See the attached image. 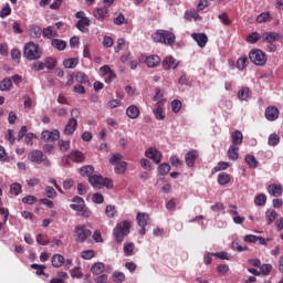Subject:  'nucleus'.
<instances>
[{
  "instance_id": "ddd939ff",
  "label": "nucleus",
  "mask_w": 283,
  "mask_h": 283,
  "mask_svg": "<svg viewBox=\"0 0 283 283\" xmlns=\"http://www.w3.org/2000/svg\"><path fill=\"white\" fill-rule=\"evenodd\" d=\"M261 39H263V43H274V41H281L283 35L277 32H265L262 34Z\"/></svg>"
},
{
  "instance_id": "473e14b6",
  "label": "nucleus",
  "mask_w": 283,
  "mask_h": 283,
  "mask_svg": "<svg viewBox=\"0 0 283 283\" xmlns=\"http://www.w3.org/2000/svg\"><path fill=\"white\" fill-rule=\"evenodd\" d=\"M102 74H108V78H106V83H111V81H114L116 78V74L112 72V69H109L108 65H104L101 67Z\"/></svg>"
},
{
  "instance_id": "6e6d98bb",
  "label": "nucleus",
  "mask_w": 283,
  "mask_h": 283,
  "mask_svg": "<svg viewBox=\"0 0 283 283\" xmlns=\"http://www.w3.org/2000/svg\"><path fill=\"white\" fill-rule=\"evenodd\" d=\"M21 191H22L21 184L15 182L10 186V193H12L13 196H19Z\"/></svg>"
},
{
  "instance_id": "9d476101",
  "label": "nucleus",
  "mask_w": 283,
  "mask_h": 283,
  "mask_svg": "<svg viewBox=\"0 0 283 283\" xmlns=\"http://www.w3.org/2000/svg\"><path fill=\"white\" fill-rule=\"evenodd\" d=\"M146 158H149L156 165H160V160H163V153H160L156 148H148L145 153Z\"/></svg>"
},
{
  "instance_id": "bf43d9fd",
  "label": "nucleus",
  "mask_w": 283,
  "mask_h": 283,
  "mask_svg": "<svg viewBox=\"0 0 283 283\" xmlns=\"http://www.w3.org/2000/svg\"><path fill=\"white\" fill-rule=\"evenodd\" d=\"M42 34L45 39H52L54 36V28L46 27L43 29Z\"/></svg>"
},
{
  "instance_id": "e433bc0d",
  "label": "nucleus",
  "mask_w": 283,
  "mask_h": 283,
  "mask_svg": "<svg viewBox=\"0 0 283 283\" xmlns=\"http://www.w3.org/2000/svg\"><path fill=\"white\" fill-rule=\"evenodd\" d=\"M230 167H231V164H229L227 161H219L218 166H216L212 169V175L218 174V171H224V170L229 169Z\"/></svg>"
},
{
  "instance_id": "603ef678",
  "label": "nucleus",
  "mask_w": 283,
  "mask_h": 283,
  "mask_svg": "<svg viewBox=\"0 0 283 283\" xmlns=\"http://www.w3.org/2000/svg\"><path fill=\"white\" fill-rule=\"evenodd\" d=\"M260 39H262V36H260V33L253 32L248 35L247 41L253 45L254 43H258Z\"/></svg>"
},
{
  "instance_id": "052dcab7",
  "label": "nucleus",
  "mask_w": 283,
  "mask_h": 283,
  "mask_svg": "<svg viewBox=\"0 0 283 283\" xmlns=\"http://www.w3.org/2000/svg\"><path fill=\"white\" fill-rule=\"evenodd\" d=\"M171 107L172 112H175V114H178V112L182 109V102H180V99H175L171 102Z\"/></svg>"
},
{
  "instance_id": "a878e982",
  "label": "nucleus",
  "mask_w": 283,
  "mask_h": 283,
  "mask_svg": "<svg viewBox=\"0 0 283 283\" xmlns=\"http://www.w3.org/2000/svg\"><path fill=\"white\" fill-rule=\"evenodd\" d=\"M163 99L157 102V107L153 111L154 116L157 120H165V113H163Z\"/></svg>"
},
{
  "instance_id": "c9c22d12",
  "label": "nucleus",
  "mask_w": 283,
  "mask_h": 283,
  "mask_svg": "<svg viewBox=\"0 0 283 283\" xmlns=\"http://www.w3.org/2000/svg\"><path fill=\"white\" fill-rule=\"evenodd\" d=\"M218 182L219 185H221L222 187H224V185H229V182H231V175L227 174V172H221L218 176Z\"/></svg>"
},
{
  "instance_id": "c756f323",
  "label": "nucleus",
  "mask_w": 283,
  "mask_h": 283,
  "mask_svg": "<svg viewBox=\"0 0 283 283\" xmlns=\"http://www.w3.org/2000/svg\"><path fill=\"white\" fill-rule=\"evenodd\" d=\"M91 272L93 273V275H101V273L105 272V263L103 262L94 263L91 268Z\"/></svg>"
},
{
  "instance_id": "39448f33",
  "label": "nucleus",
  "mask_w": 283,
  "mask_h": 283,
  "mask_svg": "<svg viewBox=\"0 0 283 283\" xmlns=\"http://www.w3.org/2000/svg\"><path fill=\"white\" fill-rule=\"evenodd\" d=\"M88 182L95 189H103V187L112 189V187H114V182L112 181V179L104 178L101 175H93L92 177H90Z\"/></svg>"
},
{
  "instance_id": "f3484780",
  "label": "nucleus",
  "mask_w": 283,
  "mask_h": 283,
  "mask_svg": "<svg viewBox=\"0 0 283 283\" xmlns=\"http://www.w3.org/2000/svg\"><path fill=\"white\" fill-rule=\"evenodd\" d=\"M198 150H189L185 156L187 167H193L196 160H198Z\"/></svg>"
},
{
  "instance_id": "3c124183",
  "label": "nucleus",
  "mask_w": 283,
  "mask_h": 283,
  "mask_svg": "<svg viewBox=\"0 0 283 283\" xmlns=\"http://www.w3.org/2000/svg\"><path fill=\"white\" fill-rule=\"evenodd\" d=\"M169 171H171V166H169V164H161L158 167V172L160 174V176H167V174H169Z\"/></svg>"
},
{
  "instance_id": "13d9d810",
  "label": "nucleus",
  "mask_w": 283,
  "mask_h": 283,
  "mask_svg": "<svg viewBox=\"0 0 283 283\" xmlns=\"http://www.w3.org/2000/svg\"><path fill=\"white\" fill-rule=\"evenodd\" d=\"M35 240L38 244H41V247H48V244H50V240H48L43 234H38Z\"/></svg>"
},
{
  "instance_id": "6ab92c4d",
  "label": "nucleus",
  "mask_w": 283,
  "mask_h": 283,
  "mask_svg": "<svg viewBox=\"0 0 283 283\" xmlns=\"http://www.w3.org/2000/svg\"><path fill=\"white\" fill-rule=\"evenodd\" d=\"M42 34L43 30H41V27L36 24H32L29 27V36H31V39H41Z\"/></svg>"
},
{
  "instance_id": "4c0bfd02",
  "label": "nucleus",
  "mask_w": 283,
  "mask_h": 283,
  "mask_svg": "<svg viewBox=\"0 0 283 283\" xmlns=\"http://www.w3.org/2000/svg\"><path fill=\"white\" fill-rule=\"evenodd\" d=\"M31 269H33L35 272V275H44L45 277H49L50 275L45 273V265H40L36 263L31 264Z\"/></svg>"
},
{
  "instance_id": "de8ad7c7",
  "label": "nucleus",
  "mask_w": 283,
  "mask_h": 283,
  "mask_svg": "<svg viewBox=\"0 0 283 283\" xmlns=\"http://www.w3.org/2000/svg\"><path fill=\"white\" fill-rule=\"evenodd\" d=\"M116 206L108 205L105 209V214L107 218H116Z\"/></svg>"
},
{
  "instance_id": "7c9ffc66",
  "label": "nucleus",
  "mask_w": 283,
  "mask_h": 283,
  "mask_svg": "<svg viewBox=\"0 0 283 283\" xmlns=\"http://www.w3.org/2000/svg\"><path fill=\"white\" fill-rule=\"evenodd\" d=\"M75 81L82 85H90V76L84 72H77L75 75Z\"/></svg>"
},
{
  "instance_id": "5fc2aeb1",
  "label": "nucleus",
  "mask_w": 283,
  "mask_h": 283,
  "mask_svg": "<svg viewBox=\"0 0 283 283\" xmlns=\"http://www.w3.org/2000/svg\"><path fill=\"white\" fill-rule=\"evenodd\" d=\"M124 254L127 258L134 255V243H125L124 244Z\"/></svg>"
},
{
  "instance_id": "a18cd8bd",
  "label": "nucleus",
  "mask_w": 283,
  "mask_h": 283,
  "mask_svg": "<svg viewBox=\"0 0 283 283\" xmlns=\"http://www.w3.org/2000/svg\"><path fill=\"white\" fill-rule=\"evenodd\" d=\"M127 171V163L126 161H119V164L115 165V174H125Z\"/></svg>"
},
{
  "instance_id": "774afa93",
  "label": "nucleus",
  "mask_w": 283,
  "mask_h": 283,
  "mask_svg": "<svg viewBox=\"0 0 283 283\" xmlns=\"http://www.w3.org/2000/svg\"><path fill=\"white\" fill-rule=\"evenodd\" d=\"M59 147L62 151H67V149H70V140H63V139H60L59 140Z\"/></svg>"
},
{
  "instance_id": "dca6fc26",
  "label": "nucleus",
  "mask_w": 283,
  "mask_h": 283,
  "mask_svg": "<svg viewBox=\"0 0 283 283\" xmlns=\"http://www.w3.org/2000/svg\"><path fill=\"white\" fill-rule=\"evenodd\" d=\"M268 193H270V196H273L274 198H280V196H282L283 193V187L281 184H272L270 186H268Z\"/></svg>"
},
{
  "instance_id": "c03bdc74",
  "label": "nucleus",
  "mask_w": 283,
  "mask_h": 283,
  "mask_svg": "<svg viewBox=\"0 0 283 283\" xmlns=\"http://www.w3.org/2000/svg\"><path fill=\"white\" fill-rule=\"evenodd\" d=\"M250 94H251V91L249 90V87H242L238 93V98L240 101H247V98H249Z\"/></svg>"
},
{
  "instance_id": "58836bf2",
  "label": "nucleus",
  "mask_w": 283,
  "mask_h": 283,
  "mask_svg": "<svg viewBox=\"0 0 283 283\" xmlns=\"http://www.w3.org/2000/svg\"><path fill=\"white\" fill-rule=\"evenodd\" d=\"M265 218L268 224H273L274 220H277V212L275 210H266Z\"/></svg>"
},
{
  "instance_id": "864d4df0",
  "label": "nucleus",
  "mask_w": 283,
  "mask_h": 283,
  "mask_svg": "<svg viewBox=\"0 0 283 283\" xmlns=\"http://www.w3.org/2000/svg\"><path fill=\"white\" fill-rule=\"evenodd\" d=\"M113 282L114 283H123V282H125V273H123V272H114L113 273Z\"/></svg>"
},
{
  "instance_id": "f704fd0d",
  "label": "nucleus",
  "mask_w": 283,
  "mask_h": 283,
  "mask_svg": "<svg viewBox=\"0 0 283 283\" xmlns=\"http://www.w3.org/2000/svg\"><path fill=\"white\" fill-rule=\"evenodd\" d=\"M63 65L67 70H74V67L78 65V57H71V59L64 60Z\"/></svg>"
},
{
  "instance_id": "f8f14e48",
  "label": "nucleus",
  "mask_w": 283,
  "mask_h": 283,
  "mask_svg": "<svg viewBox=\"0 0 283 283\" xmlns=\"http://www.w3.org/2000/svg\"><path fill=\"white\" fill-rule=\"evenodd\" d=\"M77 127H78V122L76 120V118L71 117L64 127L63 134L65 136H72V134L76 132Z\"/></svg>"
},
{
  "instance_id": "0e129e2a",
  "label": "nucleus",
  "mask_w": 283,
  "mask_h": 283,
  "mask_svg": "<svg viewBox=\"0 0 283 283\" xmlns=\"http://www.w3.org/2000/svg\"><path fill=\"white\" fill-rule=\"evenodd\" d=\"M94 255H96L94 250H84V251H82L83 260H92V258H94Z\"/></svg>"
},
{
  "instance_id": "aec40b11",
  "label": "nucleus",
  "mask_w": 283,
  "mask_h": 283,
  "mask_svg": "<svg viewBox=\"0 0 283 283\" xmlns=\"http://www.w3.org/2000/svg\"><path fill=\"white\" fill-rule=\"evenodd\" d=\"M126 115L134 120L140 116V108L136 105H130L126 109Z\"/></svg>"
},
{
  "instance_id": "a19ab883",
  "label": "nucleus",
  "mask_w": 283,
  "mask_h": 283,
  "mask_svg": "<svg viewBox=\"0 0 283 283\" xmlns=\"http://www.w3.org/2000/svg\"><path fill=\"white\" fill-rule=\"evenodd\" d=\"M268 144L270 145V147H277V145H280V135L275 133L271 134L269 136Z\"/></svg>"
},
{
  "instance_id": "e2e57ef3",
  "label": "nucleus",
  "mask_w": 283,
  "mask_h": 283,
  "mask_svg": "<svg viewBox=\"0 0 283 283\" xmlns=\"http://www.w3.org/2000/svg\"><path fill=\"white\" fill-rule=\"evenodd\" d=\"M271 271H273V265L271 264H263L260 266V273H262V275H269Z\"/></svg>"
},
{
  "instance_id": "680f3d73",
  "label": "nucleus",
  "mask_w": 283,
  "mask_h": 283,
  "mask_svg": "<svg viewBox=\"0 0 283 283\" xmlns=\"http://www.w3.org/2000/svg\"><path fill=\"white\" fill-rule=\"evenodd\" d=\"M93 202H95V205H103L105 197H103V193L96 192L93 195Z\"/></svg>"
},
{
  "instance_id": "37998d69",
  "label": "nucleus",
  "mask_w": 283,
  "mask_h": 283,
  "mask_svg": "<svg viewBox=\"0 0 283 283\" xmlns=\"http://www.w3.org/2000/svg\"><path fill=\"white\" fill-rule=\"evenodd\" d=\"M10 14H12V8L10 7V3H6L0 10V19H6V17H10Z\"/></svg>"
},
{
  "instance_id": "393cba45",
  "label": "nucleus",
  "mask_w": 283,
  "mask_h": 283,
  "mask_svg": "<svg viewBox=\"0 0 283 283\" xmlns=\"http://www.w3.org/2000/svg\"><path fill=\"white\" fill-rule=\"evenodd\" d=\"M231 140L232 145H234V147H238V145H242V140H244V135H242V132L240 130H234L231 134Z\"/></svg>"
},
{
  "instance_id": "2f4dec72",
  "label": "nucleus",
  "mask_w": 283,
  "mask_h": 283,
  "mask_svg": "<svg viewBox=\"0 0 283 283\" xmlns=\"http://www.w3.org/2000/svg\"><path fill=\"white\" fill-rule=\"evenodd\" d=\"M245 163H247V165H249V167H251V169H258V167L260 165V163L253 155H247Z\"/></svg>"
},
{
  "instance_id": "f257e3e1",
  "label": "nucleus",
  "mask_w": 283,
  "mask_h": 283,
  "mask_svg": "<svg viewBox=\"0 0 283 283\" xmlns=\"http://www.w3.org/2000/svg\"><path fill=\"white\" fill-rule=\"evenodd\" d=\"M129 229H132V222L125 220L116 224L113 230V235L117 244H122V242L129 235Z\"/></svg>"
},
{
  "instance_id": "b1692460",
  "label": "nucleus",
  "mask_w": 283,
  "mask_h": 283,
  "mask_svg": "<svg viewBox=\"0 0 283 283\" xmlns=\"http://www.w3.org/2000/svg\"><path fill=\"white\" fill-rule=\"evenodd\" d=\"M160 56L158 55H150L147 56L145 60V63L147 65V67H158V65H160Z\"/></svg>"
},
{
  "instance_id": "4d7b16f0",
  "label": "nucleus",
  "mask_w": 283,
  "mask_h": 283,
  "mask_svg": "<svg viewBox=\"0 0 283 283\" xmlns=\"http://www.w3.org/2000/svg\"><path fill=\"white\" fill-rule=\"evenodd\" d=\"M123 160V155L120 153L113 154L112 158L108 160L111 165H118Z\"/></svg>"
},
{
  "instance_id": "79ce46f5",
  "label": "nucleus",
  "mask_w": 283,
  "mask_h": 283,
  "mask_svg": "<svg viewBox=\"0 0 283 283\" xmlns=\"http://www.w3.org/2000/svg\"><path fill=\"white\" fill-rule=\"evenodd\" d=\"M254 205L256 207H264L266 205V195L260 193L254 198Z\"/></svg>"
},
{
  "instance_id": "09e8293b",
  "label": "nucleus",
  "mask_w": 283,
  "mask_h": 283,
  "mask_svg": "<svg viewBox=\"0 0 283 283\" xmlns=\"http://www.w3.org/2000/svg\"><path fill=\"white\" fill-rule=\"evenodd\" d=\"M258 23H266V21H271V12H263L256 17Z\"/></svg>"
},
{
  "instance_id": "ea45409f",
  "label": "nucleus",
  "mask_w": 283,
  "mask_h": 283,
  "mask_svg": "<svg viewBox=\"0 0 283 283\" xmlns=\"http://www.w3.org/2000/svg\"><path fill=\"white\" fill-rule=\"evenodd\" d=\"M12 87V80L6 77L4 80L0 81V91L8 92Z\"/></svg>"
},
{
  "instance_id": "1a4fd4ad",
  "label": "nucleus",
  "mask_w": 283,
  "mask_h": 283,
  "mask_svg": "<svg viewBox=\"0 0 283 283\" xmlns=\"http://www.w3.org/2000/svg\"><path fill=\"white\" fill-rule=\"evenodd\" d=\"M46 159L48 158L41 150H32L28 155V160H30V163H34L35 165H41V163H45Z\"/></svg>"
},
{
  "instance_id": "69168bd1",
  "label": "nucleus",
  "mask_w": 283,
  "mask_h": 283,
  "mask_svg": "<svg viewBox=\"0 0 283 283\" xmlns=\"http://www.w3.org/2000/svg\"><path fill=\"white\" fill-rule=\"evenodd\" d=\"M23 205H34L36 202V197L29 195L22 198Z\"/></svg>"
},
{
  "instance_id": "a211bd4d",
  "label": "nucleus",
  "mask_w": 283,
  "mask_h": 283,
  "mask_svg": "<svg viewBox=\"0 0 283 283\" xmlns=\"http://www.w3.org/2000/svg\"><path fill=\"white\" fill-rule=\"evenodd\" d=\"M161 65H163L164 70H176V67H178L177 61L171 55L166 56V59L163 61Z\"/></svg>"
},
{
  "instance_id": "338daca9",
  "label": "nucleus",
  "mask_w": 283,
  "mask_h": 283,
  "mask_svg": "<svg viewBox=\"0 0 283 283\" xmlns=\"http://www.w3.org/2000/svg\"><path fill=\"white\" fill-rule=\"evenodd\" d=\"M219 20L221 21V23H223V25H231V20L229 19V15L224 12L219 14Z\"/></svg>"
},
{
  "instance_id": "7ed1b4c3",
  "label": "nucleus",
  "mask_w": 283,
  "mask_h": 283,
  "mask_svg": "<svg viewBox=\"0 0 283 283\" xmlns=\"http://www.w3.org/2000/svg\"><path fill=\"white\" fill-rule=\"evenodd\" d=\"M23 54L28 61H39L43 56V50L34 42H29L23 48Z\"/></svg>"
},
{
  "instance_id": "c85d7f7f",
  "label": "nucleus",
  "mask_w": 283,
  "mask_h": 283,
  "mask_svg": "<svg viewBox=\"0 0 283 283\" xmlns=\"http://www.w3.org/2000/svg\"><path fill=\"white\" fill-rule=\"evenodd\" d=\"M51 44H52V48H54L55 50H59V52H63V50L67 48V42L61 39H53Z\"/></svg>"
},
{
  "instance_id": "49530a36",
  "label": "nucleus",
  "mask_w": 283,
  "mask_h": 283,
  "mask_svg": "<svg viewBox=\"0 0 283 283\" xmlns=\"http://www.w3.org/2000/svg\"><path fill=\"white\" fill-rule=\"evenodd\" d=\"M44 67H46V70H54L56 67V59L46 57L44 60Z\"/></svg>"
},
{
  "instance_id": "4468645a",
  "label": "nucleus",
  "mask_w": 283,
  "mask_h": 283,
  "mask_svg": "<svg viewBox=\"0 0 283 283\" xmlns=\"http://www.w3.org/2000/svg\"><path fill=\"white\" fill-rule=\"evenodd\" d=\"M191 39H193L200 48H207V43H209V38L206 33H192Z\"/></svg>"
},
{
  "instance_id": "2eb2a0df",
  "label": "nucleus",
  "mask_w": 283,
  "mask_h": 283,
  "mask_svg": "<svg viewBox=\"0 0 283 283\" xmlns=\"http://www.w3.org/2000/svg\"><path fill=\"white\" fill-rule=\"evenodd\" d=\"M265 118L270 122L277 120V118H280V109L275 106H269L265 109Z\"/></svg>"
},
{
  "instance_id": "cd10ccee",
  "label": "nucleus",
  "mask_w": 283,
  "mask_h": 283,
  "mask_svg": "<svg viewBox=\"0 0 283 283\" xmlns=\"http://www.w3.org/2000/svg\"><path fill=\"white\" fill-rule=\"evenodd\" d=\"M69 158L73 160V163H85V155L78 150L71 151Z\"/></svg>"
},
{
  "instance_id": "9b49d317",
  "label": "nucleus",
  "mask_w": 283,
  "mask_h": 283,
  "mask_svg": "<svg viewBox=\"0 0 283 283\" xmlns=\"http://www.w3.org/2000/svg\"><path fill=\"white\" fill-rule=\"evenodd\" d=\"M42 140L44 143H54V140H59L61 138V133L56 129L50 132V130H43L42 134Z\"/></svg>"
},
{
  "instance_id": "412c9836",
  "label": "nucleus",
  "mask_w": 283,
  "mask_h": 283,
  "mask_svg": "<svg viewBox=\"0 0 283 283\" xmlns=\"http://www.w3.org/2000/svg\"><path fill=\"white\" fill-rule=\"evenodd\" d=\"M90 18L78 20L76 23V28L77 30H80V32H83L85 34L90 32Z\"/></svg>"
},
{
  "instance_id": "f03ea898",
  "label": "nucleus",
  "mask_w": 283,
  "mask_h": 283,
  "mask_svg": "<svg viewBox=\"0 0 283 283\" xmlns=\"http://www.w3.org/2000/svg\"><path fill=\"white\" fill-rule=\"evenodd\" d=\"M155 43H163L164 45H174L176 43V35L167 30H158L151 34Z\"/></svg>"
},
{
  "instance_id": "0eeeda50",
  "label": "nucleus",
  "mask_w": 283,
  "mask_h": 283,
  "mask_svg": "<svg viewBox=\"0 0 283 283\" xmlns=\"http://www.w3.org/2000/svg\"><path fill=\"white\" fill-rule=\"evenodd\" d=\"M75 233L77 235L76 242L80 244H83L90 235H92V231L87 229L85 226H76L75 227Z\"/></svg>"
},
{
  "instance_id": "72a5a7b5",
  "label": "nucleus",
  "mask_w": 283,
  "mask_h": 283,
  "mask_svg": "<svg viewBox=\"0 0 283 283\" xmlns=\"http://www.w3.org/2000/svg\"><path fill=\"white\" fill-rule=\"evenodd\" d=\"M80 174L81 176H86L90 180V178H92V174H94V166L87 165V166H83L80 169Z\"/></svg>"
},
{
  "instance_id": "8fccbe9b",
  "label": "nucleus",
  "mask_w": 283,
  "mask_h": 283,
  "mask_svg": "<svg viewBox=\"0 0 283 283\" xmlns=\"http://www.w3.org/2000/svg\"><path fill=\"white\" fill-rule=\"evenodd\" d=\"M247 65H249V59L247 56L238 59V61H237L238 70L242 71V70H244V67H247Z\"/></svg>"
},
{
  "instance_id": "6e6552de",
  "label": "nucleus",
  "mask_w": 283,
  "mask_h": 283,
  "mask_svg": "<svg viewBox=\"0 0 283 283\" xmlns=\"http://www.w3.org/2000/svg\"><path fill=\"white\" fill-rule=\"evenodd\" d=\"M136 220H137L138 227H140L139 235H145V233H147V230L145 229V227H147L149 222V214H147L146 212H138L136 216Z\"/></svg>"
},
{
  "instance_id": "bb28decb",
  "label": "nucleus",
  "mask_w": 283,
  "mask_h": 283,
  "mask_svg": "<svg viewBox=\"0 0 283 283\" xmlns=\"http://www.w3.org/2000/svg\"><path fill=\"white\" fill-rule=\"evenodd\" d=\"M239 151H240V147L235 145H231L228 149L229 160H238V158H240Z\"/></svg>"
},
{
  "instance_id": "5701e85b",
  "label": "nucleus",
  "mask_w": 283,
  "mask_h": 283,
  "mask_svg": "<svg viewBox=\"0 0 283 283\" xmlns=\"http://www.w3.org/2000/svg\"><path fill=\"white\" fill-rule=\"evenodd\" d=\"M51 264L54 269H61L65 264V258L61 254H54L51 259Z\"/></svg>"
},
{
  "instance_id": "20e7f679",
  "label": "nucleus",
  "mask_w": 283,
  "mask_h": 283,
  "mask_svg": "<svg viewBox=\"0 0 283 283\" xmlns=\"http://www.w3.org/2000/svg\"><path fill=\"white\" fill-rule=\"evenodd\" d=\"M73 202L74 203H71L70 207L73 211H76L77 216L82 218H90V216H92V210L85 206V200H83V198L74 197Z\"/></svg>"
},
{
  "instance_id": "423d86ee",
  "label": "nucleus",
  "mask_w": 283,
  "mask_h": 283,
  "mask_svg": "<svg viewBox=\"0 0 283 283\" xmlns=\"http://www.w3.org/2000/svg\"><path fill=\"white\" fill-rule=\"evenodd\" d=\"M249 59L254 65H266V53L260 49L250 51Z\"/></svg>"
},
{
  "instance_id": "4be33fe9",
  "label": "nucleus",
  "mask_w": 283,
  "mask_h": 283,
  "mask_svg": "<svg viewBox=\"0 0 283 283\" xmlns=\"http://www.w3.org/2000/svg\"><path fill=\"white\" fill-rule=\"evenodd\" d=\"M108 13L109 10L106 7L97 8L94 12V17L95 19H97V21H105V19H107Z\"/></svg>"
}]
</instances>
